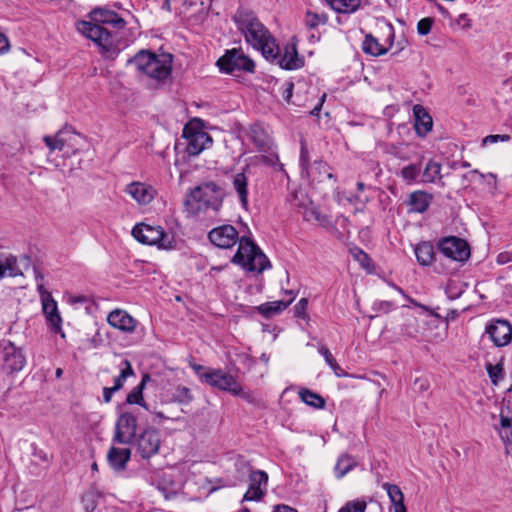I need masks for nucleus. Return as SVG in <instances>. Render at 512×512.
<instances>
[{"instance_id": "obj_1", "label": "nucleus", "mask_w": 512, "mask_h": 512, "mask_svg": "<svg viewBox=\"0 0 512 512\" xmlns=\"http://www.w3.org/2000/svg\"><path fill=\"white\" fill-rule=\"evenodd\" d=\"M208 238L212 244L223 249L231 248L238 242V250L232 262L248 271L261 273L270 267L268 258L260 248L250 238H239L238 231L232 225L226 224L212 229Z\"/></svg>"}, {"instance_id": "obj_2", "label": "nucleus", "mask_w": 512, "mask_h": 512, "mask_svg": "<svg viewBox=\"0 0 512 512\" xmlns=\"http://www.w3.org/2000/svg\"><path fill=\"white\" fill-rule=\"evenodd\" d=\"M234 22L246 42L260 50L267 60L274 61L278 57L279 47L275 39L253 12L238 10Z\"/></svg>"}, {"instance_id": "obj_3", "label": "nucleus", "mask_w": 512, "mask_h": 512, "mask_svg": "<svg viewBox=\"0 0 512 512\" xmlns=\"http://www.w3.org/2000/svg\"><path fill=\"white\" fill-rule=\"evenodd\" d=\"M224 191L215 182H205L195 187L186 201L187 209L193 214L218 212L223 204Z\"/></svg>"}, {"instance_id": "obj_4", "label": "nucleus", "mask_w": 512, "mask_h": 512, "mask_svg": "<svg viewBox=\"0 0 512 512\" xmlns=\"http://www.w3.org/2000/svg\"><path fill=\"white\" fill-rule=\"evenodd\" d=\"M130 62H132L139 71L158 81H163L171 75V54L157 55L150 51L141 50Z\"/></svg>"}, {"instance_id": "obj_5", "label": "nucleus", "mask_w": 512, "mask_h": 512, "mask_svg": "<svg viewBox=\"0 0 512 512\" xmlns=\"http://www.w3.org/2000/svg\"><path fill=\"white\" fill-rule=\"evenodd\" d=\"M133 237L140 243L156 245L158 248L171 249L173 239L163 230L161 226H151L140 223L132 229Z\"/></svg>"}, {"instance_id": "obj_6", "label": "nucleus", "mask_w": 512, "mask_h": 512, "mask_svg": "<svg viewBox=\"0 0 512 512\" xmlns=\"http://www.w3.org/2000/svg\"><path fill=\"white\" fill-rule=\"evenodd\" d=\"M217 66L221 72L235 74L238 72H254L255 64L252 59L244 54L241 49L233 48L227 50L217 60Z\"/></svg>"}, {"instance_id": "obj_7", "label": "nucleus", "mask_w": 512, "mask_h": 512, "mask_svg": "<svg viewBox=\"0 0 512 512\" xmlns=\"http://www.w3.org/2000/svg\"><path fill=\"white\" fill-rule=\"evenodd\" d=\"M202 382L219 390L230 392L233 395H240L242 393L241 385L231 374L222 369L207 368L202 376Z\"/></svg>"}, {"instance_id": "obj_8", "label": "nucleus", "mask_w": 512, "mask_h": 512, "mask_svg": "<svg viewBox=\"0 0 512 512\" xmlns=\"http://www.w3.org/2000/svg\"><path fill=\"white\" fill-rule=\"evenodd\" d=\"M76 27L81 34L95 42L103 51L109 52L113 47L112 35L102 25L96 22L80 21Z\"/></svg>"}, {"instance_id": "obj_9", "label": "nucleus", "mask_w": 512, "mask_h": 512, "mask_svg": "<svg viewBox=\"0 0 512 512\" xmlns=\"http://www.w3.org/2000/svg\"><path fill=\"white\" fill-rule=\"evenodd\" d=\"M438 249L445 257L457 262H465L470 257L468 243L456 236H449L439 240Z\"/></svg>"}, {"instance_id": "obj_10", "label": "nucleus", "mask_w": 512, "mask_h": 512, "mask_svg": "<svg viewBox=\"0 0 512 512\" xmlns=\"http://www.w3.org/2000/svg\"><path fill=\"white\" fill-rule=\"evenodd\" d=\"M136 449L143 459H150L158 454L161 446L160 433L155 428H146L136 439Z\"/></svg>"}, {"instance_id": "obj_11", "label": "nucleus", "mask_w": 512, "mask_h": 512, "mask_svg": "<svg viewBox=\"0 0 512 512\" xmlns=\"http://www.w3.org/2000/svg\"><path fill=\"white\" fill-rule=\"evenodd\" d=\"M249 486L245 492L242 502L255 501L260 502L263 500L267 493L268 488V474L263 470H251L249 473Z\"/></svg>"}, {"instance_id": "obj_12", "label": "nucleus", "mask_w": 512, "mask_h": 512, "mask_svg": "<svg viewBox=\"0 0 512 512\" xmlns=\"http://www.w3.org/2000/svg\"><path fill=\"white\" fill-rule=\"evenodd\" d=\"M182 135L187 140L186 152L190 156L199 155L207 145L212 143V138L207 132L191 125H185Z\"/></svg>"}, {"instance_id": "obj_13", "label": "nucleus", "mask_w": 512, "mask_h": 512, "mask_svg": "<svg viewBox=\"0 0 512 512\" xmlns=\"http://www.w3.org/2000/svg\"><path fill=\"white\" fill-rule=\"evenodd\" d=\"M137 418L129 412L122 413L116 422L113 441L119 444H130L136 437Z\"/></svg>"}, {"instance_id": "obj_14", "label": "nucleus", "mask_w": 512, "mask_h": 512, "mask_svg": "<svg viewBox=\"0 0 512 512\" xmlns=\"http://www.w3.org/2000/svg\"><path fill=\"white\" fill-rule=\"evenodd\" d=\"M485 333L496 347L507 346L512 340V326L507 320H492L487 324Z\"/></svg>"}, {"instance_id": "obj_15", "label": "nucleus", "mask_w": 512, "mask_h": 512, "mask_svg": "<svg viewBox=\"0 0 512 512\" xmlns=\"http://www.w3.org/2000/svg\"><path fill=\"white\" fill-rule=\"evenodd\" d=\"M38 291L41 296L43 313L54 332L61 330L62 319L58 312L57 303L52 298L51 294L47 292L43 285H38Z\"/></svg>"}, {"instance_id": "obj_16", "label": "nucleus", "mask_w": 512, "mask_h": 512, "mask_svg": "<svg viewBox=\"0 0 512 512\" xmlns=\"http://www.w3.org/2000/svg\"><path fill=\"white\" fill-rule=\"evenodd\" d=\"M125 192L140 205L149 204L156 195V190L151 185L142 182L128 184Z\"/></svg>"}, {"instance_id": "obj_17", "label": "nucleus", "mask_w": 512, "mask_h": 512, "mask_svg": "<svg viewBox=\"0 0 512 512\" xmlns=\"http://www.w3.org/2000/svg\"><path fill=\"white\" fill-rule=\"evenodd\" d=\"M107 322L112 327L126 333L134 332L137 326V321L122 309H115L111 311L107 316Z\"/></svg>"}, {"instance_id": "obj_18", "label": "nucleus", "mask_w": 512, "mask_h": 512, "mask_svg": "<svg viewBox=\"0 0 512 512\" xmlns=\"http://www.w3.org/2000/svg\"><path fill=\"white\" fill-rule=\"evenodd\" d=\"M3 360L5 367L10 372L20 371L25 365V357L20 349L13 343L7 342L3 346Z\"/></svg>"}, {"instance_id": "obj_19", "label": "nucleus", "mask_w": 512, "mask_h": 512, "mask_svg": "<svg viewBox=\"0 0 512 512\" xmlns=\"http://www.w3.org/2000/svg\"><path fill=\"white\" fill-rule=\"evenodd\" d=\"M433 201V195L423 191L417 190L411 192L406 200L408 213H424L428 210Z\"/></svg>"}, {"instance_id": "obj_20", "label": "nucleus", "mask_w": 512, "mask_h": 512, "mask_svg": "<svg viewBox=\"0 0 512 512\" xmlns=\"http://www.w3.org/2000/svg\"><path fill=\"white\" fill-rule=\"evenodd\" d=\"M91 19L97 24H109L114 28L123 29L125 20L116 12L105 8L97 7L90 12Z\"/></svg>"}, {"instance_id": "obj_21", "label": "nucleus", "mask_w": 512, "mask_h": 512, "mask_svg": "<svg viewBox=\"0 0 512 512\" xmlns=\"http://www.w3.org/2000/svg\"><path fill=\"white\" fill-rule=\"evenodd\" d=\"M278 63L281 68L287 70L298 69L303 66V59L298 56L295 44H287L282 55L278 54Z\"/></svg>"}, {"instance_id": "obj_22", "label": "nucleus", "mask_w": 512, "mask_h": 512, "mask_svg": "<svg viewBox=\"0 0 512 512\" xmlns=\"http://www.w3.org/2000/svg\"><path fill=\"white\" fill-rule=\"evenodd\" d=\"M414 113V128L417 135L424 137L426 136L432 129L433 120L425 108L421 105H415L413 108Z\"/></svg>"}, {"instance_id": "obj_23", "label": "nucleus", "mask_w": 512, "mask_h": 512, "mask_svg": "<svg viewBox=\"0 0 512 512\" xmlns=\"http://www.w3.org/2000/svg\"><path fill=\"white\" fill-rule=\"evenodd\" d=\"M251 139L259 151L269 152L273 148V141L262 124H253L250 128Z\"/></svg>"}, {"instance_id": "obj_24", "label": "nucleus", "mask_w": 512, "mask_h": 512, "mask_svg": "<svg viewBox=\"0 0 512 512\" xmlns=\"http://www.w3.org/2000/svg\"><path fill=\"white\" fill-rule=\"evenodd\" d=\"M131 457L129 448L111 447L107 453V461L115 471L125 470Z\"/></svg>"}, {"instance_id": "obj_25", "label": "nucleus", "mask_w": 512, "mask_h": 512, "mask_svg": "<svg viewBox=\"0 0 512 512\" xmlns=\"http://www.w3.org/2000/svg\"><path fill=\"white\" fill-rule=\"evenodd\" d=\"M285 294L290 296L288 300L266 302L258 307V311L266 318H270L276 314H279L285 310L295 299L293 290H286Z\"/></svg>"}, {"instance_id": "obj_26", "label": "nucleus", "mask_w": 512, "mask_h": 512, "mask_svg": "<svg viewBox=\"0 0 512 512\" xmlns=\"http://www.w3.org/2000/svg\"><path fill=\"white\" fill-rule=\"evenodd\" d=\"M382 488L386 490L389 499L394 506V512H407L404 505V495L398 485L384 483Z\"/></svg>"}, {"instance_id": "obj_27", "label": "nucleus", "mask_w": 512, "mask_h": 512, "mask_svg": "<svg viewBox=\"0 0 512 512\" xmlns=\"http://www.w3.org/2000/svg\"><path fill=\"white\" fill-rule=\"evenodd\" d=\"M233 188L236 191L243 208L248 207V178L244 173H237L233 176Z\"/></svg>"}, {"instance_id": "obj_28", "label": "nucleus", "mask_w": 512, "mask_h": 512, "mask_svg": "<svg viewBox=\"0 0 512 512\" xmlns=\"http://www.w3.org/2000/svg\"><path fill=\"white\" fill-rule=\"evenodd\" d=\"M415 255L417 261L422 266H429L434 260V247L430 242H421L416 245Z\"/></svg>"}, {"instance_id": "obj_29", "label": "nucleus", "mask_w": 512, "mask_h": 512, "mask_svg": "<svg viewBox=\"0 0 512 512\" xmlns=\"http://www.w3.org/2000/svg\"><path fill=\"white\" fill-rule=\"evenodd\" d=\"M149 381H151L150 375L147 373L144 374L142 376L141 382L128 393L126 402L129 404H138L147 409L146 403L143 399V390Z\"/></svg>"}, {"instance_id": "obj_30", "label": "nucleus", "mask_w": 512, "mask_h": 512, "mask_svg": "<svg viewBox=\"0 0 512 512\" xmlns=\"http://www.w3.org/2000/svg\"><path fill=\"white\" fill-rule=\"evenodd\" d=\"M157 489L162 493L165 499H171L178 494L180 486L170 475L163 474L157 483Z\"/></svg>"}, {"instance_id": "obj_31", "label": "nucleus", "mask_w": 512, "mask_h": 512, "mask_svg": "<svg viewBox=\"0 0 512 512\" xmlns=\"http://www.w3.org/2000/svg\"><path fill=\"white\" fill-rule=\"evenodd\" d=\"M334 11L350 14L358 10L361 0H324Z\"/></svg>"}, {"instance_id": "obj_32", "label": "nucleus", "mask_w": 512, "mask_h": 512, "mask_svg": "<svg viewBox=\"0 0 512 512\" xmlns=\"http://www.w3.org/2000/svg\"><path fill=\"white\" fill-rule=\"evenodd\" d=\"M356 459L349 454H342L334 467L335 475L337 478L344 477L347 473H349L352 469L357 466Z\"/></svg>"}, {"instance_id": "obj_33", "label": "nucleus", "mask_w": 512, "mask_h": 512, "mask_svg": "<svg viewBox=\"0 0 512 512\" xmlns=\"http://www.w3.org/2000/svg\"><path fill=\"white\" fill-rule=\"evenodd\" d=\"M306 173L308 176H312L318 181H323L325 177L328 179H332L334 177L333 174L329 172L328 164L321 160L314 161L311 167H308Z\"/></svg>"}, {"instance_id": "obj_34", "label": "nucleus", "mask_w": 512, "mask_h": 512, "mask_svg": "<svg viewBox=\"0 0 512 512\" xmlns=\"http://www.w3.org/2000/svg\"><path fill=\"white\" fill-rule=\"evenodd\" d=\"M362 49L364 53L371 56H381L385 54L388 49L379 43V41L371 34H367L362 43Z\"/></svg>"}, {"instance_id": "obj_35", "label": "nucleus", "mask_w": 512, "mask_h": 512, "mask_svg": "<svg viewBox=\"0 0 512 512\" xmlns=\"http://www.w3.org/2000/svg\"><path fill=\"white\" fill-rule=\"evenodd\" d=\"M299 397L304 403H306L307 405H309L311 407L321 409V408H324V406H325L324 398L321 395H319L309 389H306V388L301 389L299 391Z\"/></svg>"}, {"instance_id": "obj_36", "label": "nucleus", "mask_w": 512, "mask_h": 512, "mask_svg": "<svg viewBox=\"0 0 512 512\" xmlns=\"http://www.w3.org/2000/svg\"><path fill=\"white\" fill-rule=\"evenodd\" d=\"M134 375V370L131 366V363L128 360H123L120 364V373L114 379V385L112 386L116 391H119L123 388L126 379L129 376Z\"/></svg>"}, {"instance_id": "obj_37", "label": "nucleus", "mask_w": 512, "mask_h": 512, "mask_svg": "<svg viewBox=\"0 0 512 512\" xmlns=\"http://www.w3.org/2000/svg\"><path fill=\"white\" fill-rule=\"evenodd\" d=\"M44 142L51 152L55 150L62 151L65 148L67 139L62 131H59L55 136H44Z\"/></svg>"}, {"instance_id": "obj_38", "label": "nucleus", "mask_w": 512, "mask_h": 512, "mask_svg": "<svg viewBox=\"0 0 512 512\" xmlns=\"http://www.w3.org/2000/svg\"><path fill=\"white\" fill-rule=\"evenodd\" d=\"M441 165L435 161H429L423 171V181L432 183L440 178Z\"/></svg>"}, {"instance_id": "obj_39", "label": "nucleus", "mask_w": 512, "mask_h": 512, "mask_svg": "<svg viewBox=\"0 0 512 512\" xmlns=\"http://www.w3.org/2000/svg\"><path fill=\"white\" fill-rule=\"evenodd\" d=\"M420 172V164H410L402 168L400 175L404 181L410 184L417 179V177L420 175Z\"/></svg>"}, {"instance_id": "obj_40", "label": "nucleus", "mask_w": 512, "mask_h": 512, "mask_svg": "<svg viewBox=\"0 0 512 512\" xmlns=\"http://www.w3.org/2000/svg\"><path fill=\"white\" fill-rule=\"evenodd\" d=\"M305 22L309 28H316L321 24H325L327 22V17L324 14H317L308 11L305 16Z\"/></svg>"}, {"instance_id": "obj_41", "label": "nucleus", "mask_w": 512, "mask_h": 512, "mask_svg": "<svg viewBox=\"0 0 512 512\" xmlns=\"http://www.w3.org/2000/svg\"><path fill=\"white\" fill-rule=\"evenodd\" d=\"M175 401L181 404H187L192 401V394L189 388L185 386H178L173 394Z\"/></svg>"}, {"instance_id": "obj_42", "label": "nucleus", "mask_w": 512, "mask_h": 512, "mask_svg": "<svg viewBox=\"0 0 512 512\" xmlns=\"http://www.w3.org/2000/svg\"><path fill=\"white\" fill-rule=\"evenodd\" d=\"M417 319L414 316H410L406 318V321L403 325L402 332L406 334L408 337L415 338L418 334L417 327Z\"/></svg>"}, {"instance_id": "obj_43", "label": "nucleus", "mask_w": 512, "mask_h": 512, "mask_svg": "<svg viewBox=\"0 0 512 512\" xmlns=\"http://www.w3.org/2000/svg\"><path fill=\"white\" fill-rule=\"evenodd\" d=\"M366 502L364 500H354L347 502L338 512H365Z\"/></svg>"}, {"instance_id": "obj_44", "label": "nucleus", "mask_w": 512, "mask_h": 512, "mask_svg": "<svg viewBox=\"0 0 512 512\" xmlns=\"http://www.w3.org/2000/svg\"><path fill=\"white\" fill-rule=\"evenodd\" d=\"M82 503L86 512H93L97 506L96 494L92 491L86 492L82 496Z\"/></svg>"}, {"instance_id": "obj_45", "label": "nucleus", "mask_w": 512, "mask_h": 512, "mask_svg": "<svg viewBox=\"0 0 512 512\" xmlns=\"http://www.w3.org/2000/svg\"><path fill=\"white\" fill-rule=\"evenodd\" d=\"M487 372L494 384H497L500 379L503 378V368L500 364L492 365L487 364Z\"/></svg>"}, {"instance_id": "obj_46", "label": "nucleus", "mask_w": 512, "mask_h": 512, "mask_svg": "<svg viewBox=\"0 0 512 512\" xmlns=\"http://www.w3.org/2000/svg\"><path fill=\"white\" fill-rule=\"evenodd\" d=\"M464 292V286L458 285L455 282H450L446 287V295L449 299L454 300L459 298Z\"/></svg>"}, {"instance_id": "obj_47", "label": "nucleus", "mask_w": 512, "mask_h": 512, "mask_svg": "<svg viewBox=\"0 0 512 512\" xmlns=\"http://www.w3.org/2000/svg\"><path fill=\"white\" fill-rule=\"evenodd\" d=\"M350 253L357 260L362 267H368L370 264V258L367 253H365L362 249L355 247L350 249Z\"/></svg>"}, {"instance_id": "obj_48", "label": "nucleus", "mask_w": 512, "mask_h": 512, "mask_svg": "<svg viewBox=\"0 0 512 512\" xmlns=\"http://www.w3.org/2000/svg\"><path fill=\"white\" fill-rule=\"evenodd\" d=\"M267 153H268L267 155L261 156V158H260L261 161L269 166L277 165L279 167V170H284L283 164L279 162V157H278L277 153H275L273 151V149Z\"/></svg>"}, {"instance_id": "obj_49", "label": "nucleus", "mask_w": 512, "mask_h": 512, "mask_svg": "<svg viewBox=\"0 0 512 512\" xmlns=\"http://www.w3.org/2000/svg\"><path fill=\"white\" fill-rule=\"evenodd\" d=\"M434 20L430 17L422 18L417 24V32L421 36L428 35L431 31Z\"/></svg>"}, {"instance_id": "obj_50", "label": "nucleus", "mask_w": 512, "mask_h": 512, "mask_svg": "<svg viewBox=\"0 0 512 512\" xmlns=\"http://www.w3.org/2000/svg\"><path fill=\"white\" fill-rule=\"evenodd\" d=\"M499 434L506 445L507 451H512V426L509 429H500Z\"/></svg>"}, {"instance_id": "obj_51", "label": "nucleus", "mask_w": 512, "mask_h": 512, "mask_svg": "<svg viewBox=\"0 0 512 512\" xmlns=\"http://www.w3.org/2000/svg\"><path fill=\"white\" fill-rule=\"evenodd\" d=\"M307 307L308 300L306 298L300 299L298 303L294 306L295 316L299 318H305Z\"/></svg>"}, {"instance_id": "obj_52", "label": "nucleus", "mask_w": 512, "mask_h": 512, "mask_svg": "<svg viewBox=\"0 0 512 512\" xmlns=\"http://www.w3.org/2000/svg\"><path fill=\"white\" fill-rule=\"evenodd\" d=\"M510 139H511V137L507 134L488 135L483 139L482 144H483V146H485L488 144L497 143L498 141H509Z\"/></svg>"}, {"instance_id": "obj_53", "label": "nucleus", "mask_w": 512, "mask_h": 512, "mask_svg": "<svg viewBox=\"0 0 512 512\" xmlns=\"http://www.w3.org/2000/svg\"><path fill=\"white\" fill-rule=\"evenodd\" d=\"M308 161H309V152H308L306 146L304 145V143H302L301 151H300V163H301L302 169L304 171H306L309 167Z\"/></svg>"}, {"instance_id": "obj_54", "label": "nucleus", "mask_w": 512, "mask_h": 512, "mask_svg": "<svg viewBox=\"0 0 512 512\" xmlns=\"http://www.w3.org/2000/svg\"><path fill=\"white\" fill-rule=\"evenodd\" d=\"M319 353L324 357L325 362L329 367L336 361L334 356L326 346H321L319 348Z\"/></svg>"}, {"instance_id": "obj_55", "label": "nucleus", "mask_w": 512, "mask_h": 512, "mask_svg": "<svg viewBox=\"0 0 512 512\" xmlns=\"http://www.w3.org/2000/svg\"><path fill=\"white\" fill-rule=\"evenodd\" d=\"M293 88H294V84L292 82L285 83V89H284L282 95H283L284 100L288 103L291 102V98L293 96Z\"/></svg>"}, {"instance_id": "obj_56", "label": "nucleus", "mask_w": 512, "mask_h": 512, "mask_svg": "<svg viewBox=\"0 0 512 512\" xmlns=\"http://www.w3.org/2000/svg\"><path fill=\"white\" fill-rule=\"evenodd\" d=\"M429 388V383L425 379H416L414 382V389L418 392H425Z\"/></svg>"}, {"instance_id": "obj_57", "label": "nucleus", "mask_w": 512, "mask_h": 512, "mask_svg": "<svg viewBox=\"0 0 512 512\" xmlns=\"http://www.w3.org/2000/svg\"><path fill=\"white\" fill-rule=\"evenodd\" d=\"M10 48L9 41L7 37L0 33V54L6 53Z\"/></svg>"}, {"instance_id": "obj_58", "label": "nucleus", "mask_w": 512, "mask_h": 512, "mask_svg": "<svg viewBox=\"0 0 512 512\" xmlns=\"http://www.w3.org/2000/svg\"><path fill=\"white\" fill-rule=\"evenodd\" d=\"M115 392H117V391L113 387H104L103 388V401L105 403H109Z\"/></svg>"}, {"instance_id": "obj_59", "label": "nucleus", "mask_w": 512, "mask_h": 512, "mask_svg": "<svg viewBox=\"0 0 512 512\" xmlns=\"http://www.w3.org/2000/svg\"><path fill=\"white\" fill-rule=\"evenodd\" d=\"M512 261V253L510 252H502L497 256V262L499 264H506Z\"/></svg>"}, {"instance_id": "obj_60", "label": "nucleus", "mask_w": 512, "mask_h": 512, "mask_svg": "<svg viewBox=\"0 0 512 512\" xmlns=\"http://www.w3.org/2000/svg\"><path fill=\"white\" fill-rule=\"evenodd\" d=\"M325 99H326V94L324 93L321 98L319 99V102L318 104L311 110L310 114L313 115V116H318L321 109H322V106L325 102Z\"/></svg>"}, {"instance_id": "obj_61", "label": "nucleus", "mask_w": 512, "mask_h": 512, "mask_svg": "<svg viewBox=\"0 0 512 512\" xmlns=\"http://www.w3.org/2000/svg\"><path fill=\"white\" fill-rule=\"evenodd\" d=\"M330 368L333 370L334 374L337 377H345L348 374L338 365V363L335 361Z\"/></svg>"}, {"instance_id": "obj_62", "label": "nucleus", "mask_w": 512, "mask_h": 512, "mask_svg": "<svg viewBox=\"0 0 512 512\" xmlns=\"http://www.w3.org/2000/svg\"><path fill=\"white\" fill-rule=\"evenodd\" d=\"M192 369L195 371L199 379L202 381V376L205 374L207 368L203 367L202 365L193 364Z\"/></svg>"}, {"instance_id": "obj_63", "label": "nucleus", "mask_w": 512, "mask_h": 512, "mask_svg": "<svg viewBox=\"0 0 512 512\" xmlns=\"http://www.w3.org/2000/svg\"><path fill=\"white\" fill-rule=\"evenodd\" d=\"M273 512H297L296 509L288 506V505H277Z\"/></svg>"}, {"instance_id": "obj_64", "label": "nucleus", "mask_w": 512, "mask_h": 512, "mask_svg": "<svg viewBox=\"0 0 512 512\" xmlns=\"http://www.w3.org/2000/svg\"><path fill=\"white\" fill-rule=\"evenodd\" d=\"M511 426L512 424L510 418L502 415L500 419V429H509Z\"/></svg>"}]
</instances>
